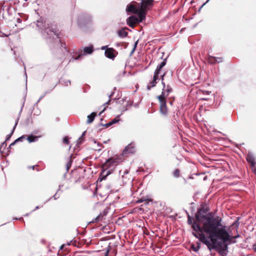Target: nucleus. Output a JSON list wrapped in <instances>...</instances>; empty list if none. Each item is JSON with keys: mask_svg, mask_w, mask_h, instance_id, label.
<instances>
[{"mask_svg": "<svg viewBox=\"0 0 256 256\" xmlns=\"http://www.w3.org/2000/svg\"><path fill=\"white\" fill-rule=\"evenodd\" d=\"M138 41H136L134 42V48H133L132 50L131 54H132L134 52V51L135 50L136 48L137 44H138Z\"/></svg>", "mask_w": 256, "mask_h": 256, "instance_id": "29", "label": "nucleus"}, {"mask_svg": "<svg viewBox=\"0 0 256 256\" xmlns=\"http://www.w3.org/2000/svg\"><path fill=\"white\" fill-rule=\"evenodd\" d=\"M114 50L113 48H108L106 50L104 54L106 57L110 59H114L116 56L114 54Z\"/></svg>", "mask_w": 256, "mask_h": 256, "instance_id": "10", "label": "nucleus"}, {"mask_svg": "<svg viewBox=\"0 0 256 256\" xmlns=\"http://www.w3.org/2000/svg\"><path fill=\"white\" fill-rule=\"evenodd\" d=\"M120 160L118 158H110L106 160L102 166V172L100 176L102 177L100 180L105 179L106 177L112 173V168L117 166Z\"/></svg>", "mask_w": 256, "mask_h": 256, "instance_id": "3", "label": "nucleus"}, {"mask_svg": "<svg viewBox=\"0 0 256 256\" xmlns=\"http://www.w3.org/2000/svg\"><path fill=\"white\" fill-rule=\"evenodd\" d=\"M63 142L66 144H68L69 143V141H68V136H65L64 138H63Z\"/></svg>", "mask_w": 256, "mask_h": 256, "instance_id": "26", "label": "nucleus"}, {"mask_svg": "<svg viewBox=\"0 0 256 256\" xmlns=\"http://www.w3.org/2000/svg\"><path fill=\"white\" fill-rule=\"evenodd\" d=\"M105 110V108L100 113V114H101V113L103 112Z\"/></svg>", "mask_w": 256, "mask_h": 256, "instance_id": "39", "label": "nucleus"}, {"mask_svg": "<svg viewBox=\"0 0 256 256\" xmlns=\"http://www.w3.org/2000/svg\"><path fill=\"white\" fill-rule=\"evenodd\" d=\"M24 136H22L21 137H20L19 138H17L16 140L14 142H13L12 143L10 146V147H11L12 146H14L16 143L18 142H19V141H22V140L24 138Z\"/></svg>", "mask_w": 256, "mask_h": 256, "instance_id": "22", "label": "nucleus"}, {"mask_svg": "<svg viewBox=\"0 0 256 256\" xmlns=\"http://www.w3.org/2000/svg\"><path fill=\"white\" fill-rule=\"evenodd\" d=\"M32 169H34V166H32Z\"/></svg>", "mask_w": 256, "mask_h": 256, "instance_id": "45", "label": "nucleus"}, {"mask_svg": "<svg viewBox=\"0 0 256 256\" xmlns=\"http://www.w3.org/2000/svg\"><path fill=\"white\" fill-rule=\"evenodd\" d=\"M63 246H60V249H62Z\"/></svg>", "mask_w": 256, "mask_h": 256, "instance_id": "44", "label": "nucleus"}, {"mask_svg": "<svg viewBox=\"0 0 256 256\" xmlns=\"http://www.w3.org/2000/svg\"><path fill=\"white\" fill-rule=\"evenodd\" d=\"M172 92V88L169 86H166V88H164V90H162V93L163 92H164V99L166 100V98L170 94V92Z\"/></svg>", "mask_w": 256, "mask_h": 256, "instance_id": "16", "label": "nucleus"}, {"mask_svg": "<svg viewBox=\"0 0 256 256\" xmlns=\"http://www.w3.org/2000/svg\"><path fill=\"white\" fill-rule=\"evenodd\" d=\"M160 103V111L163 115H166L168 114V108L166 106V100L164 99V92L158 97Z\"/></svg>", "mask_w": 256, "mask_h": 256, "instance_id": "6", "label": "nucleus"}, {"mask_svg": "<svg viewBox=\"0 0 256 256\" xmlns=\"http://www.w3.org/2000/svg\"><path fill=\"white\" fill-rule=\"evenodd\" d=\"M119 120H120L119 116H118L116 117L114 120H112L110 122H109L106 124H105V126H106V128H108V127L112 126L113 124H114L118 122H119Z\"/></svg>", "mask_w": 256, "mask_h": 256, "instance_id": "14", "label": "nucleus"}, {"mask_svg": "<svg viewBox=\"0 0 256 256\" xmlns=\"http://www.w3.org/2000/svg\"><path fill=\"white\" fill-rule=\"evenodd\" d=\"M166 74V73H164L163 74H162L161 76V78H162V84L163 86V89L162 90H164L165 88H166V84H165V83L164 82V76Z\"/></svg>", "mask_w": 256, "mask_h": 256, "instance_id": "24", "label": "nucleus"}, {"mask_svg": "<svg viewBox=\"0 0 256 256\" xmlns=\"http://www.w3.org/2000/svg\"><path fill=\"white\" fill-rule=\"evenodd\" d=\"M166 64V59L162 62L158 66L154 72L156 74H160L162 68Z\"/></svg>", "mask_w": 256, "mask_h": 256, "instance_id": "13", "label": "nucleus"}, {"mask_svg": "<svg viewBox=\"0 0 256 256\" xmlns=\"http://www.w3.org/2000/svg\"><path fill=\"white\" fill-rule=\"evenodd\" d=\"M141 2L136 6L134 4H130L126 8V12L138 14L139 12L142 11L145 14L148 10L151 8L153 4L154 0H141Z\"/></svg>", "mask_w": 256, "mask_h": 256, "instance_id": "2", "label": "nucleus"}, {"mask_svg": "<svg viewBox=\"0 0 256 256\" xmlns=\"http://www.w3.org/2000/svg\"><path fill=\"white\" fill-rule=\"evenodd\" d=\"M246 160L247 161L250 163L252 165V169L254 172H255L256 171V168L254 166L255 162H254V156L250 154H248L246 157Z\"/></svg>", "mask_w": 256, "mask_h": 256, "instance_id": "11", "label": "nucleus"}, {"mask_svg": "<svg viewBox=\"0 0 256 256\" xmlns=\"http://www.w3.org/2000/svg\"><path fill=\"white\" fill-rule=\"evenodd\" d=\"M54 199H56V194L54 196Z\"/></svg>", "mask_w": 256, "mask_h": 256, "instance_id": "41", "label": "nucleus"}, {"mask_svg": "<svg viewBox=\"0 0 256 256\" xmlns=\"http://www.w3.org/2000/svg\"><path fill=\"white\" fill-rule=\"evenodd\" d=\"M128 170H125L123 174H124H124H128Z\"/></svg>", "mask_w": 256, "mask_h": 256, "instance_id": "33", "label": "nucleus"}, {"mask_svg": "<svg viewBox=\"0 0 256 256\" xmlns=\"http://www.w3.org/2000/svg\"><path fill=\"white\" fill-rule=\"evenodd\" d=\"M27 140L30 142H32L37 140L38 137L31 135L28 136Z\"/></svg>", "mask_w": 256, "mask_h": 256, "instance_id": "21", "label": "nucleus"}, {"mask_svg": "<svg viewBox=\"0 0 256 256\" xmlns=\"http://www.w3.org/2000/svg\"><path fill=\"white\" fill-rule=\"evenodd\" d=\"M107 48V46H102V50H106L107 48Z\"/></svg>", "mask_w": 256, "mask_h": 256, "instance_id": "34", "label": "nucleus"}, {"mask_svg": "<svg viewBox=\"0 0 256 256\" xmlns=\"http://www.w3.org/2000/svg\"><path fill=\"white\" fill-rule=\"evenodd\" d=\"M72 165V161L70 160L67 164H66V170L68 171Z\"/></svg>", "mask_w": 256, "mask_h": 256, "instance_id": "28", "label": "nucleus"}, {"mask_svg": "<svg viewBox=\"0 0 256 256\" xmlns=\"http://www.w3.org/2000/svg\"><path fill=\"white\" fill-rule=\"evenodd\" d=\"M196 221L192 226L194 236L208 247L212 248H222L224 243L230 242L238 236H230L226 230V227L222 224L220 217L214 216L212 212L206 213L204 208L198 209L196 214Z\"/></svg>", "mask_w": 256, "mask_h": 256, "instance_id": "1", "label": "nucleus"}, {"mask_svg": "<svg viewBox=\"0 0 256 256\" xmlns=\"http://www.w3.org/2000/svg\"><path fill=\"white\" fill-rule=\"evenodd\" d=\"M93 51V46H86L84 48V52L85 54H90L92 53Z\"/></svg>", "mask_w": 256, "mask_h": 256, "instance_id": "18", "label": "nucleus"}, {"mask_svg": "<svg viewBox=\"0 0 256 256\" xmlns=\"http://www.w3.org/2000/svg\"><path fill=\"white\" fill-rule=\"evenodd\" d=\"M70 80H68L66 82V86H68V84H70Z\"/></svg>", "mask_w": 256, "mask_h": 256, "instance_id": "36", "label": "nucleus"}, {"mask_svg": "<svg viewBox=\"0 0 256 256\" xmlns=\"http://www.w3.org/2000/svg\"><path fill=\"white\" fill-rule=\"evenodd\" d=\"M110 101V100H109L108 102H106L105 104H108V102H109Z\"/></svg>", "mask_w": 256, "mask_h": 256, "instance_id": "42", "label": "nucleus"}, {"mask_svg": "<svg viewBox=\"0 0 256 256\" xmlns=\"http://www.w3.org/2000/svg\"><path fill=\"white\" fill-rule=\"evenodd\" d=\"M217 61L216 62L219 63L222 62V58H216Z\"/></svg>", "mask_w": 256, "mask_h": 256, "instance_id": "30", "label": "nucleus"}, {"mask_svg": "<svg viewBox=\"0 0 256 256\" xmlns=\"http://www.w3.org/2000/svg\"><path fill=\"white\" fill-rule=\"evenodd\" d=\"M96 114L94 112H93L90 114L88 115V116L87 122L88 124L94 121V118L95 116H96Z\"/></svg>", "mask_w": 256, "mask_h": 256, "instance_id": "17", "label": "nucleus"}, {"mask_svg": "<svg viewBox=\"0 0 256 256\" xmlns=\"http://www.w3.org/2000/svg\"><path fill=\"white\" fill-rule=\"evenodd\" d=\"M38 208H39V206H36V208H35V210H37V209H38Z\"/></svg>", "mask_w": 256, "mask_h": 256, "instance_id": "38", "label": "nucleus"}, {"mask_svg": "<svg viewBox=\"0 0 256 256\" xmlns=\"http://www.w3.org/2000/svg\"><path fill=\"white\" fill-rule=\"evenodd\" d=\"M17 22H21L22 20L20 18H18L17 19Z\"/></svg>", "mask_w": 256, "mask_h": 256, "instance_id": "37", "label": "nucleus"}, {"mask_svg": "<svg viewBox=\"0 0 256 256\" xmlns=\"http://www.w3.org/2000/svg\"><path fill=\"white\" fill-rule=\"evenodd\" d=\"M85 132H83L82 136L77 140V144H80L82 142V138L85 134Z\"/></svg>", "mask_w": 256, "mask_h": 256, "instance_id": "23", "label": "nucleus"}, {"mask_svg": "<svg viewBox=\"0 0 256 256\" xmlns=\"http://www.w3.org/2000/svg\"><path fill=\"white\" fill-rule=\"evenodd\" d=\"M118 35L120 38H124L127 36L128 32L126 29L122 28L118 31Z\"/></svg>", "mask_w": 256, "mask_h": 256, "instance_id": "15", "label": "nucleus"}, {"mask_svg": "<svg viewBox=\"0 0 256 256\" xmlns=\"http://www.w3.org/2000/svg\"><path fill=\"white\" fill-rule=\"evenodd\" d=\"M254 173L256 174V170L255 172H254Z\"/></svg>", "mask_w": 256, "mask_h": 256, "instance_id": "46", "label": "nucleus"}, {"mask_svg": "<svg viewBox=\"0 0 256 256\" xmlns=\"http://www.w3.org/2000/svg\"><path fill=\"white\" fill-rule=\"evenodd\" d=\"M44 25L42 20H40L37 21V26L42 30H44V32H46L48 35H50L53 34L54 35H56V32L55 30V28L50 26L48 24V26H46V22H44Z\"/></svg>", "mask_w": 256, "mask_h": 256, "instance_id": "5", "label": "nucleus"}, {"mask_svg": "<svg viewBox=\"0 0 256 256\" xmlns=\"http://www.w3.org/2000/svg\"><path fill=\"white\" fill-rule=\"evenodd\" d=\"M80 58V56H78L76 59H78V58Z\"/></svg>", "mask_w": 256, "mask_h": 256, "instance_id": "43", "label": "nucleus"}, {"mask_svg": "<svg viewBox=\"0 0 256 256\" xmlns=\"http://www.w3.org/2000/svg\"><path fill=\"white\" fill-rule=\"evenodd\" d=\"M107 214V212L104 210L102 212H100L98 216H97L95 218L92 220V222H102L103 220H105L106 216Z\"/></svg>", "mask_w": 256, "mask_h": 256, "instance_id": "9", "label": "nucleus"}, {"mask_svg": "<svg viewBox=\"0 0 256 256\" xmlns=\"http://www.w3.org/2000/svg\"><path fill=\"white\" fill-rule=\"evenodd\" d=\"M210 0H207L206 2H204L201 6L202 8L204 6L207 2H209Z\"/></svg>", "mask_w": 256, "mask_h": 256, "instance_id": "35", "label": "nucleus"}, {"mask_svg": "<svg viewBox=\"0 0 256 256\" xmlns=\"http://www.w3.org/2000/svg\"><path fill=\"white\" fill-rule=\"evenodd\" d=\"M226 248H227V246H226H226H224V250H226Z\"/></svg>", "mask_w": 256, "mask_h": 256, "instance_id": "40", "label": "nucleus"}, {"mask_svg": "<svg viewBox=\"0 0 256 256\" xmlns=\"http://www.w3.org/2000/svg\"><path fill=\"white\" fill-rule=\"evenodd\" d=\"M137 14L138 16H132L127 19V24L130 27L134 28L136 24L142 22L146 18V14L142 11L139 12Z\"/></svg>", "mask_w": 256, "mask_h": 256, "instance_id": "4", "label": "nucleus"}, {"mask_svg": "<svg viewBox=\"0 0 256 256\" xmlns=\"http://www.w3.org/2000/svg\"><path fill=\"white\" fill-rule=\"evenodd\" d=\"M135 152V148L132 143L127 146L122 152V156H127L129 154H132Z\"/></svg>", "mask_w": 256, "mask_h": 256, "instance_id": "7", "label": "nucleus"}, {"mask_svg": "<svg viewBox=\"0 0 256 256\" xmlns=\"http://www.w3.org/2000/svg\"><path fill=\"white\" fill-rule=\"evenodd\" d=\"M174 176L178 178L180 176V170L178 169H176L174 172Z\"/></svg>", "mask_w": 256, "mask_h": 256, "instance_id": "25", "label": "nucleus"}, {"mask_svg": "<svg viewBox=\"0 0 256 256\" xmlns=\"http://www.w3.org/2000/svg\"><path fill=\"white\" fill-rule=\"evenodd\" d=\"M158 75L159 74H156V72H154V76L152 80L150 82L147 86V88L148 90H150L154 86L156 85L157 81L159 80Z\"/></svg>", "mask_w": 256, "mask_h": 256, "instance_id": "8", "label": "nucleus"}, {"mask_svg": "<svg viewBox=\"0 0 256 256\" xmlns=\"http://www.w3.org/2000/svg\"><path fill=\"white\" fill-rule=\"evenodd\" d=\"M188 224H192V225L194 223L192 222V218L189 215L188 216Z\"/></svg>", "mask_w": 256, "mask_h": 256, "instance_id": "27", "label": "nucleus"}, {"mask_svg": "<svg viewBox=\"0 0 256 256\" xmlns=\"http://www.w3.org/2000/svg\"><path fill=\"white\" fill-rule=\"evenodd\" d=\"M18 120H19V118H17V120H16V122L15 124H14V128H13V129H12V132H11L10 134H8V135H7L6 138V141L9 140V139H10V137L12 136V133L14 132V130H15V128H16V125H17V124H18Z\"/></svg>", "mask_w": 256, "mask_h": 256, "instance_id": "19", "label": "nucleus"}, {"mask_svg": "<svg viewBox=\"0 0 256 256\" xmlns=\"http://www.w3.org/2000/svg\"><path fill=\"white\" fill-rule=\"evenodd\" d=\"M92 142H93V144H94V146H93V149L94 150H97V151L101 150L102 148V144L96 142V140H92Z\"/></svg>", "mask_w": 256, "mask_h": 256, "instance_id": "12", "label": "nucleus"}, {"mask_svg": "<svg viewBox=\"0 0 256 256\" xmlns=\"http://www.w3.org/2000/svg\"><path fill=\"white\" fill-rule=\"evenodd\" d=\"M108 250H107L105 252L104 256H108Z\"/></svg>", "mask_w": 256, "mask_h": 256, "instance_id": "32", "label": "nucleus"}, {"mask_svg": "<svg viewBox=\"0 0 256 256\" xmlns=\"http://www.w3.org/2000/svg\"><path fill=\"white\" fill-rule=\"evenodd\" d=\"M252 249L254 250V252L256 253V243L253 245Z\"/></svg>", "mask_w": 256, "mask_h": 256, "instance_id": "31", "label": "nucleus"}, {"mask_svg": "<svg viewBox=\"0 0 256 256\" xmlns=\"http://www.w3.org/2000/svg\"><path fill=\"white\" fill-rule=\"evenodd\" d=\"M208 61L209 63L211 64H216L217 61L216 57H214L212 56H209L208 58Z\"/></svg>", "mask_w": 256, "mask_h": 256, "instance_id": "20", "label": "nucleus"}]
</instances>
